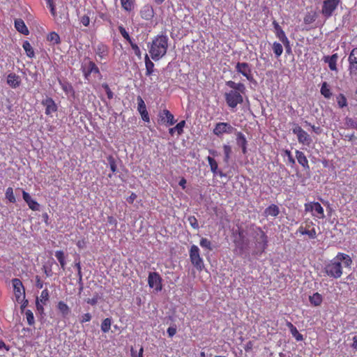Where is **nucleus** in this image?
<instances>
[{
    "label": "nucleus",
    "instance_id": "f257e3e1",
    "mask_svg": "<svg viewBox=\"0 0 357 357\" xmlns=\"http://www.w3.org/2000/svg\"><path fill=\"white\" fill-rule=\"evenodd\" d=\"M352 262V259L349 255L338 252L334 258L325 264L324 271L328 277L338 279L343 273V267L351 268Z\"/></svg>",
    "mask_w": 357,
    "mask_h": 357
},
{
    "label": "nucleus",
    "instance_id": "f03ea898",
    "mask_svg": "<svg viewBox=\"0 0 357 357\" xmlns=\"http://www.w3.org/2000/svg\"><path fill=\"white\" fill-rule=\"evenodd\" d=\"M168 43V36L162 33L154 36L151 42L147 44L150 56L153 61H158L166 55Z\"/></svg>",
    "mask_w": 357,
    "mask_h": 357
},
{
    "label": "nucleus",
    "instance_id": "7ed1b4c3",
    "mask_svg": "<svg viewBox=\"0 0 357 357\" xmlns=\"http://www.w3.org/2000/svg\"><path fill=\"white\" fill-rule=\"evenodd\" d=\"M226 85L232 90L225 93V101L229 107L235 108L238 104L243 102V95L246 91L245 86L241 82L236 83L231 80L227 81Z\"/></svg>",
    "mask_w": 357,
    "mask_h": 357
},
{
    "label": "nucleus",
    "instance_id": "20e7f679",
    "mask_svg": "<svg viewBox=\"0 0 357 357\" xmlns=\"http://www.w3.org/2000/svg\"><path fill=\"white\" fill-rule=\"evenodd\" d=\"M296 234L306 235L309 239L317 237L316 225L310 219L305 220L296 231Z\"/></svg>",
    "mask_w": 357,
    "mask_h": 357
},
{
    "label": "nucleus",
    "instance_id": "39448f33",
    "mask_svg": "<svg viewBox=\"0 0 357 357\" xmlns=\"http://www.w3.org/2000/svg\"><path fill=\"white\" fill-rule=\"evenodd\" d=\"M189 256L192 264L197 268V270L201 271L204 265L203 259L200 256L199 248L197 245H192L190 247Z\"/></svg>",
    "mask_w": 357,
    "mask_h": 357
},
{
    "label": "nucleus",
    "instance_id": "423d86ee",
    "mask_svg": "<svg viewBox=\"0 0 357 357\" xmlns=\"http://www.w3.org/2000/svg\"><path fill=\"white\" fill-rule=\"evenodd\" d=\"M81 70L84 79L87 81L90 80L91 75L95 74L101 77V73L99 68L93 61L89 60L87 63H82L81 66Z\"/></svg>",
    "mask_w": 357,
    "mask_h": 357
},
{
    "label": "nucleus",
    "instance_id": "0eeeda50",
    "mask_svg": "<svg viewBox=\"0 0 357 357\" xmlns=\"http://www.w3.org/2000/svg\"><path fill=\"white\" fill-rule=\"evenodd\" d=\"M14 294L15 300L17 303H22L25 298V289L22 281L18 278L12 280Z\"/></svg>",
    "mask_w": 357,
    "mask_h": 357
},
{
    "label": "nucleus",
    "instance_id": "6e6552de",
    "mask_svg": "<svg viewBox=\"0 0 357 357\" xmlns=\"http://www.w3.org/2000/svg\"><path fill=\"white\" fill-rule=\"evenodd\" d=\"M340 3V0H324L321 8L322 15L326 17H331Z\"/></svg>",
    "mask_w": 357,
    "mask_h": 357
},
{
    "label": "nucleus",
    "instance_id": "1a4fd4ad",
    "mask_svg": "<svg viewBox=\"0 0 357 357\" xmlns=\"http://www.w3.org/2000/svg\"><path fill=\"white\" fill-rule=\"evenodd\" d=\"M306 212H312V215L319 219L324 218V211L319 202H310L304 205Z\"/></svg>",
    "mask_w": 357,
    "mask_h": 357
},
{
    "label": "nucleus",
    "instance_id": "9d476101",
    "mask_svg": "<svg viewBox=\"0 0 357 357\" xmlns=\"http://www.w3.org/2000/svg\"><path fill=\"white\" fill-rule=\"evenodd\" d=\"M293 133L296 135L298 141L300 144L310 146L312 143V138L301 127L296 126L292 130Z\"/></svg>",
    "mask_w": 357,
    "mask_h": 357
},
{
    "label": "nucleus",
    "instance_id": "9b49d317",
    "mask_svg": "<svg viewBox=\"0 0 357 357\" xmlns=\"http://www.w3.org/2000/svg\"><path fill=\"white\" fill-rule=\"evenodd\" d=\"M235 70L238 73H240L245 77L248 81L253 80L252 68L249 63L246 62H238L236 64Z\"/></svg>",
    "mask_w": 357,
    "mask_h": 357
},
{
    "label": "nucleus",
    "instance_id": "f8f14e48",
    "mask_svg": "<svg viewBox=\"0 0 357 357\" xmlns=\"http://www.w3.org/2000/svg\"><path fill=\"white\" fill-rule=\"evenodd\" d=\"M162 279L157 272H151L148 277V284L151 288H154L156 291H160L162 289Z\"/></svg>",
    "mask_w": 357,
    "mask_h": 357
},
{
    "label": "nucleus",
    "instance_id": "ddd939ff",
    "mask_svg": "<svg viewBox=\"0 0 357 357\" xmlns=\"http://www.w3.org/2000/svg\"><path fill=\"white\" fill-rule=\"evenodd\" d=\"M236 129L228 123L220 122L217 123L213 130V134L217 136H221L225 133L231 134Z\"/></svg>",
    "mask_w": 357,
    "mask_h": 357
},
{
    "label": "nucleus",
    "instance_id": "4468645a",
    "mask_svg": "<svg viewBox=\"0 0 357 357\" xmlns=\"http://www.w3.org/2000/svg\"><path fill=\"white\" fill-rule=\"evenodd\" d=\"M139 14L141 17L146 21H151L155 15V12L153 6L150 4L144 5L140 11Z\"/></svg>",
    "mask_w": 357,
    "mask_h": 357
},
{
    "label": "nucleus",
    "instance_id": "2eb2a0df",
    "mask_svg": "<svg viewBox=\"0 0 357 357\" xmlns=\"http://www.w3.org/2000/svg\"><path fill=\"white\" fill-rule=\"evenodd\" d=\"M42 105L45 107V114L52 115V113L56 112L58 107L54 100L50 97H47L42 101Z\"/></svg>",
    "mask_w": 357,
    "mask_h": 357
},
{
    "label": "nucleus",
    "instance_id": "dca6fc26",
    "mask_svg": "<svg viewBox=\"0 0 357 357\" xmlns=\"http://www.w3.org/2000/svg\"><path fill=\"white\" fill-rule=\"evenodd\" d=\"M22 197L30 209L34 211H40V204L36 200L33 199L31 195L25 190H22Z\"/></svg>",
    "mask_w": 357,
    "mask_h": 357
},
{
    "label": "nucleus",
    "instance_id": "f3484780",
    "mask_svg": "<svg viewBox=\"0 0 357 357\" xmlns=\"http://www.w3.org/2000/svg\"><path fill=\"white\" fill-rule=\"evenodd\" d=\"M137 104H138L137 109H138L139 112L140 113L142 119L146 122H149V113L147 112L144 101L143 100V99L142 98L141 96L137 97Z\"/></svg>",
    "mask_w": 357,
    "mask_h": 357
},
{
    "label": "nucleus",
    "instance_id": "a211bd4d",
    "mask_svg": "<svg viewBox=\"0 0 357 357\" xmlns=\"http://www.w3.org/2000/svg\"><path fill=\"white\" fill-rule=\"evenodd\" d=\"M159 117L162 122H166L168 126H172L176 121L174 115L168 109H163L159 114Z\"/></svg>",
    "mask_w": 357,
    "mask_h": 357
},
{
    "label": "nucleus",
    "instance_id": "6ab92c4d",
    "mask_svg": "<svg viewBox=\"0 0 357 357\" xmlns=\"http://www.w3.org/2000/svg\"><path fill=\"white\" fill-rule=\"evenodd\" d=\"M257 231H258L257 234L259 236V238H257V242L260 245L262 251H264L268 246V236L261 227H257Z\"/></svg>",
    "mask_w": 357,
    "mask_h": 357
},
{
    "label": "nucleus",
    "instance_id": "aec40b11",
    "mask_svg": "<svg viewBox=\"0 0 357 357\" xmlns=\"http://www.w3.org/2000/svg\"><path fill=\"white\" fill-rule=\"evenodd\" d=\"M296 158L299 163L302 166L304 170H310V165L308 162V160L303 152L296 150L295 151Z\"/></svg>",
    "mask_w": 357,
    "mask_h": 357
},
{
    "label": "nucleus",
    "instance_id": "412c9836",
    "mask_svg": "<svg viewBox=\"0 0 357 357\" xmlns=\"http://www.w3.org/2000/svg\"><path fill=\"white\" fill-rule=\"evenodd\" d=\"M338 59L337 54H333L331 56H325L323 60L328 64V67L332 71H337V61Z\"/></svg>",
    "mask_w": 357,
    "mask_h": 357
},
{
    "label": "nucleus",
    "instance_id": "4be33fe9",
    "mask_svg": "<svg viewBox=\"0 0 357 357\" xmlns=\"http://www.w3.org/2000/svg\"><path fill=\"white\" fill-rule=\"evenodd\" d=\"M56 308L61 314V317L64 319L67 318L71 312L70 307L64 301H60L57 303Z\"/></svg>",
    "mask_w": 357,
    "mask_h": 357
},
{
    "label": "nucleus",
    "instance_id": "5701e85b",
    "mask_svg": "<svg viewBox=\"0 0 357 357\" xmlns=\"http://www.w3.org/2000/svg\"><path fill=\"white\" fill-rule=\"evenodd\" d=\"M7 84L12 88L15 89L20 86L21 78L14 73H10L7 77Z\"/></svg>",
    "mask_w": 357,
    "mask_h": 357
},
{
    "label": "nucleus",
    "instance_id": "b1692460",
    "mask_svg": "<svg viewBox=\"0 0 357 357\" xmlns=\"http://www.w3.org/2000/svg\"><path fill=\"white\" fill-rule=\"evenodd\" d=\"M236 144L239 146L243 154L247 153V139L245 136L241 132H237L236 133Z\"/></svg>",
    "mask_w": 357,
    "mask_h": 357
},
{
    "label": "nucleus",
    "instance_id": "393cba45",
    "mask_svg": "<svg viewBox=\"0 0 357 357\" xmlns=\"http://www.w3.org/2000/svg\"><path fill=\"white\" fill-rule=\"evenodd\" d=\"M15 27L17 29V31L25 36H27L29 34V31L25 24L24 22L19 18L16 19L15 20Z\"/></svg>",
    "mask_w": 357,
    "mask_h": 357
},
{
    "label": "nucleus",
    "instance_id": "a878e982",
    "mask_svg": "<svg viewBox=\"0 0 357 357\" xmlns=\"http://www.w3.org/2000/svg\"><path fill=\"white\" fill-rule=\"evenodd\" d=\"M273 26L275 29V36L280 41L287 38L284 31L275 20L273 22Z\"/></svg>",
    "mask_w": 357,
    "mask_h": 357
},
{
    "label": "nucleus",
    "instance_id": "bb28decb",
    "mask_svg": "<svg viewBox=\"0 0 357 357\" xmlns=\"http://www.w3.org/2000/svg\"><path fill=\"white\" fill-rule=\"evenodd\" d=\"M144 62H145V67H146L145 75L146 76L149 77L154 72V66H155L147 54H145Z\"/></svg>",
    "mask_w": 357,
    "mask_h": 357
},
{
    "label": "nucleus",
    "instance_id": "cd10ccee",
    "mask_svg": "<svg viewBox=\"0 0 357 357\" xmlns=\"http://www.w3.org/2000/svg\"><path fill=\"white\" fill-rule=\"evenodd\" d=\"M96 54L100 59H105L108 54V47L107 45L100 43L96 48Z\"/></svg>",
    "mask_w": 357,
    "mask_h": 357
},
{
    "label": "nucleus",
    "instance_id": "c85d7f7f",
    "mask_svg": "<svg viewBox=\"0 0 357 357\" xmlns=\"http://www.w3.org/2000/svg\"><path fill=\"white\" fill-rule=\"evenodd\" d=\"M280 213V208L279 207L275 204H271L268 206L264 211V215L265 216H272V217H276Z\"/></svg>",
    "mask_w": 357,
    "mask_h": 357
},
{
    "label": "nucleus",
    "instance_id": "c756f323",
    "mask_svg": "<svg viewBox=\"0 0 357 357\" xmlns=\"http://www.w3.org/2000/svg\"><path fill=\"white\" fill-rule=\"evenodd\" d=\"M59 83L61 89H63V91L66 94H70L72 96L75 95V90L73 89V86H72V84L70 82H68L67 81H61V79H59Z\"/></svg>",
    "mask_w": 357,
    "mask_h": 357
},
{
    "label": "nucleus",
    "instance_id": "7c9ffc66",
    "mask_svg": "<svg viewBox=\"0 0 357 357\" xmlns=\"http://www.w3.org/2000/svg\"><path fill=\"white\" fill-rule=\"evenodd\" d=\"M207 160L208 162V164H209V166L211 168V171L213 173V174L214 175L218 174L220 176H223L222 172L221 171L218 172V163L215 161V160L211 156H208Z\"/></svg>",
    "mask_w": 357,
    "mask_h": 357
},
{
    "label": "nucleus",
    "instance_id": "2f4dec72",
    "mask_svg": "<svg viewBox=\"0 0 357 357\" xmlns=\"http://www.w3.org/2000/svg\"><path fill=\"white\" fill-rule=\"evenodd\" d=\"M122 8L126 12H131L135 6V0H120Z\"/></svg>",
    "mask_w": 357,
    "mask_h": 357
},
{
    "label": "nucleus",
    "instance_id": "473e14b6",
    "mask_svg": "<svg viewBox=\"0 0 357 357\" xmlns=\"http://www.w3.org/2000/svg\"><path fill=\"white\" fill-rule=\"evenodd\" d=\"M309 301L312 305L319 306L323 301V298L319 293L316 292L309 297Z\"/></svg>",
    "mask_w": 357,
    "mask_h": 357
},
{
    "label": "nucleus",
    "instance_id": "72a5a7b5",
    "mask_svg": "<svg viewBox=\"0 0 357 357\" xmlns=\"http://www.w3.org/2000/svg\"><path fill=\"white\" fill-rule=\"evenodd\" d=\"M320 93L325 98H331V97L332 96V93L331 91L330 86L327 82H324L322 83L320 89Z\"/></svg>",
    "mask_w": 357,
    "mask_h": 357
},
{
    "label": "nucleus",
    "instance_id": "f704fd0d",
    "mask_svg": "<svg viewBox=\"0 0 357 357\" xmlns=\"http://www.w3.org/2000/svg\"><path fill=\"white\" fill-rule=\"evenodd\" d=\"M55 257L59 261L61 268L64 271L66 268V257L63 251L62 250H56L55 252Z\"/></svg>",
    "mask_w": 357,
    "mask_h": 357
},
{
    "label": "nucleus",
    "instance_id": "c9c22d12",
    "mask_svg": "<svg viewBox=\"0 0 357 357\" xmlns=\"http://www.w3.org/2000/svg\"><path fill=\"white\" fill-rule=\"evenodd\" d=\"M22 47L24 50L26 54L29 58H33L35 56L34 50L28 40L24 41Z\"/></svg>",
    "mask_w": 357,
    "mask_h": 357
},
{
    "label": "nucleus",
    "instance_id": "e433bc0d",
    "mask_svg": "<svg viewBox=\"0 0 357 357\" xmlns=\"http://www.w3.org/2000/svg\"><path fill=\"white\" fill-rule=\"evenodd\" d=\"M185 121H180L179 123H178L176 124V126L175 127L169 128V134L173 135L174 132L177 131L178 135H181L183 132V128L185 126Z\"/></svg>",
    "mask_w": 357,
    "mask_h": 357
},
{
    "label": "nucleus",
    "instance_id": "4c0bfd02",
    "mask_svg": "<svg viewBox=\"0 0 357 357\" xmlns=\"http://www.w3.org/2000/svg\"><path fill=\"white\" fill-rule=\"evenodd\" d=\"M111 326H112V319L111 318H105L102 320V321L101 323V325H100L101 331L105 333H108L109 331V330L111 329Z\"/></svg>",
    "mask_w": 357,
    "mask_h": 357
},
{
    "label": "nucleus",
    "instance_id": "58836bf2",
    "mask_svg": "<svg viewBox=\"0 0 357 357\" xmlns=\"http://www.w3.org/2000/svg\"><path fill=\"white\" fill-rule=\"evenodd\" d=\"M272 50L275 54V56L278 58L280 57L283 52L282 45L278 42H274L272 45Z\"/></svg>",
    "mask_w": 357,
    "mask_h": 357
},
{
    "label": "nucleus",
    "instance_id": "ea45409f",
    "mask_svg": "<svg viewBox=\"0 0 357 357\" xmlns=\"http://www.w3.org/2000/svg\"><path fill=\"white\" fill-rule=\"evenodd\" d=\"M337 105L340 108H344L347 106V100L343 93H340L336 96Z\"/></svg>",
    "mask_w": 357,
    "mask_h": 357
},
{
    "label": "nucleus",
    "instance_id": "a19ab883",
    "mask_svg": "<svg viewBox=\"0 0 357 357\" xmlns=\"http://www.w3.org/2000/svg\"><path fill=\"white\" fill-rule=\"evenodd\" d=\"M348 60L350 66L357 64V47H355L351 50Z\"/></svg>",
    "mask_w": 357,
    "mask_h": 357
},
{
    "label": "nucleus",
    "instance_id": "79ce46f5",
    "mask_svg": "<svg viewBox=\"0 0 357 357\" xmlns=\"http://www.w3.org/2000/svg\"><path fill=\"white\" fill-rule=\"evenodd\" d=\"M47 40L52 42L54 44H59L61 43L60 36L54 31L51 32L47 36Z\"/></svg>",
    "mask_w": 357,
    "mask_h": 357
},
{
    "label": "nucleus",
    "instance_id": "37998d69",
    "mask_svg": "<svg viewBox=\"0 0 357 357\" xmlns=\"http://www.w3.org/2000/svg\"><path fill=\"white\" fill-rule=\"evenodd\" d=\"M6 198L10 202V203H15L16 199L13 194V189L11 187H8L6 190Z\"/></svg>",
    "mask_w": 357,
    "mask_h": 357
},
{
    "label": "nucleus",
    "instance_id": "c03bdc74",
    "mask_svg": "<svg viewBox=\"0 0 357 357\" xmlns=\"http://www.w3.org/2000/svg\"><path fill=\"white\" fill-rule=\"evenodd\" d=\"M49 291L47 289H45L41 291L40 297L37 298L36 299H38L40 303H42L43 304H46L47 301L49 300Z\"/></svg>",
    "mask_w": 357,
    "mask_h": 357
},
{
    "label": "nucleus",
    "instance_id": "a18cd8bd",
    "mask_svg": "<svg viewBox=\"0 0 357 357\" xmlns=\"http://www.w3.org/2000/svg\"><path fill=\"white\" fill-rule=\"evenodd\" d=\"M199 245L202 248L206 249L209 251H211L213 250V246H212L211 242L206 238H201Z\"/></svg>",
    "mask_w": 357,
    "mask_h": 357
},
{
    "label": "nucleus",
    "instance_id": "49530a36",
    "mask_svg": "<svg viewBox=\"0 0 357 357\" xmlns=\"http://www.w3.org/2000/svg\"><path fill=\"white\" fill-rule=\"evenodd\" d=\"M107 159L109 162L111 171L112 173H115L117 171V165L115 158L112 155H109Z\"/></svg>",
    "mask_w": 357,
    "mask_h": 357
},
{
    "label": "nucleus",
    "instance_id": "de8ad7c7",
    "mask_svg": "<svg viewBox=\"0 0 357 357\" xmlns=\"http://www.w3.org/2000/svg\"><path fill=\"white\" fill-rule=\"evenodd\" d=\"M223 151L225 154L224 161L228 162L230 159V155L231 153V148L229 145L225 144L223 146Z\"/></svg>",
    "mask_w": 357,
    "mask_h": 357
},
{
    "label": "nucleus",
    "instance_id": "09e8293b",
    "mask_svg": "<svg viewBox=\"0 0 357 357\" xmlns=\"http://www.w3.org/2000/svg\"><path fill=\"white\" fill-rule=\"evenodd\" d=\"M118 29L121 34V36L123 37L124 39H126L128 43H131L132 41V38H130L129 33L126 30V29L123 26H119L118 27Z\"/></svg>",
    "mask_w": 357,
    "mask_h": 357
},
{
    "label": "nucleus",
    "instance_id": "8fccbe9b",
    "mask_svg": "<svg viewBox=\"0 0 357 357\" xmlns=\"http://www.w3.org/2000/svg\"><path fill=\"white\" fill-rule=\"evenodd\" d=\"M26 319L29 326H33L35 324V319L33 312L30 310H27L25 312Z\"/></svg>",
    "mask_w": 357,
    "mask_h": 357
},
{
    "label": "nucleus",
    "instance_id": "3c124183",
    "mask_svg": "<svg viewBox=\"0 0 357 357\" xmlns=\"http://www.w3.org/2000/svg\"><path fill=\"white\" fill-rule=\"evenodd\" d=\"M129 44L136 56H137V58L140 59L142 58V52L139 46L135 43H134L133 40L131 41V43H130Z\"/></svg>",
    "mask_w": 357,
    "mask_h": 357
},
{
    "label": "nucleus",
    "instance_id": "603ef678",
    "mask_svg": "<svg viewBox=\"0 0 357 357\" xmlns=\"http://www.w3.org/2000/svg\"><path fill=\"white\" fill-rule=\"evenodd\" d=\"M47 7L50 10L52 15L55 18L56 17V9L53 0H45Z\"/></svg>",
    "mask_w": 357,
    "mask_h": 357
},
{
    "label": "nucleus",
    "instance_id": "864d4df0",
    "mask_svg": "<svg viewBox=\"0 0 357 357\" xmlns=\"http://www.w3.org/2000/svg\"><path fill=\"white\" fill-rule=\"evenodd\" d=\"M102 87L105 89L108 99L111 100L114 98V93L107 83H103Z\"/></svg>",
    "mask_w": 357,
    "mask_h": 357
},
{
    "label": "nucleus",
    "instance_id": "5fc2aeb1",
    "mask_svg": "<svg viewBox=\"0 0 357 357\" xmlns=\"http://www.w3.org/2000/svg\"><path fill=\"white\" fill-rule=\"evenodd\" d=\"M188 221L192 228L199 229L198 221L195 216H189L188 218Z\"/></svg>",
    "mask_w": 357,
    "mask_h": 357
},
{
    "label": "nucleus",
    "instance_id": "6e6d98bb",
    "mask_svg": "<svg viewBox=\"0 0 357 357\" xmlns=\"http://www.w3.org/2000/svg\"><path fill=\"white\" fill-rule=\"evenodd\" d=\"M291 333L296 341L299 342L303 340V335L298 332L296 327L291 331Z\"/></svg>",
    "mask_w": 357,
    "mask_h": 357
},
{
    "label": "nucleus",
    "instance_id": "4d7b16f0",
    "mask_svg": "<svg viewBox=\"0 0 357 357\" xmlns=\"http://www.w3.org/2000/svg\"><path fill=\"white\" fill-rule=\"evenodd\" d=\"M284 154L288 158V164L290 165L291 166H294L296 164V161L293 155H291V151L289 150H285Z\"/></svg>",
    "mask_w": 357,
    "mask_h": 357
},
{
    "label": "nucleus",
    "instance_id": "13d9d810",
    "mask_svg": "<svg viewBox=\"0 0 357 357\" xmlns=\"http://www.w3.org/2000/svg\"><path fill=\"white\" fill-rule=\"evenodd\" d=\"M92 316L89 312L82 314L79 318V322L81 324L89 322L91 320Z\"/></svg>",
    "mask_w": 357,
    "mask_h": 357
},
{
    "label": "nucleus",
    "instance_id": "bf43d9fd",
    "mask_svg": "<svg viewBox=\"0 0 357 357\" xmlns=\"http://www.w3.org/2000/svg\"><path fill=\"white\" fill-rule=\"evenodd\" d=\"M80 22L84 26H88L90 23L89 16L87 15H84L80 17Z\"/></svg>",
    "mask_w": 357,
    "mask_h": 357
},
{
    "label": "nucleus",
    "instance_id": "052dcab7",
    "mask_svg": "<svg viewBox=\"0 0 357 357\" xmlns=\"http://www.w3.org/2000/svg\"><path fill=\"white\" fill-rule=\"evenodd\" d=\"M282 43L284 45L285 49H286V52L289 54L291 51V46H290V42L287 38L284 39V40L281 41Z\"/></svg>",
    "mask_w": 357,
    "mask_h": 357
},
{
    "label": "nucleus",
    "instance_id": "680f3d73",
    "mask_svg": "<svg viewBox=\"0 0 357 357\" xmlns=\"http://www.w3.org/2000/svg\"><path fill=\"white\" fill-rule=\"evenodd\" d=\"M76 245L79 249H84L86 245V241L85 238H82L77 241Z\"/></svg>",
    "mask_w": 357,
    "mask_h": 357
},
{
    "label": "nucleus",
    "instance_id": "e2e57ef3",
    "mask_svg": "<svg viewBox=\"0 0 357 357\" xmlns=\"http://www.w3.org/2000/svg\"><path fill=\"white\" fill-rule=\"evenodd\" d=\"M167 333L169 337H172L176 333V326H170L167 328Z\"/></svg>",
    "mask_w": 357,
    "mask_h": 357
},
{
    "label": "nucleus",
    "instance_id": "0e129e2a",
    "mask_svg": "<svg viewBox=\"0 0 357 357\" xmlns=\"http://www.w3.org/2000/svg\"><path fill=\"white\" fill-rule=\"evenodd\" d=\"M43 305L44 304H43L42 303L39 302L38 299H36V309L38 311V312L40 313V314H43L44 313Z\"/></svg>",
    "mask_w": 357,
    "mask_h": 357
},
{
    "label": "nucleus",
    "instance_id": "69168bd1",
    "mask_svg": "<svg viewBox=\"0 0 357 357\" xmlns=\"http://www.w3.org/2000/svg\"><path fill=\"white\" fill-rule=\"evenodd\" d=\"M107 222L109 224V225H114L115 228H116V226H117V220L116 219L110 215V216H108L107 217Z\"/></svg>",
    "mask_w": 357,
    "mask_h": 357
},
{
    "label": "nucleus",
    "instance_id": "338daca9",
    "mask_svg": "<svg viewBox=\"0 0 357 357\" xmlns=\"http://www.w3.org/2000/svg\"><path fill=\"white\" fill-rule=\"evenodd\" d=\"M36 287L38 289H42L43 287V282L38 275L36 276Z\"/></svg>",
    "mask_w": 357,
    "mask_h": 357
},
{
    "label": "nucleus",
    "instance_id": "774afa93",
    "mask_svg": "<svg viewBox=\"0 0 357 357\" xmlns=\"http://www.w3.org/2000/svg\"><path fill=\"white\" fill-rule=\"evenodd\" d=\"M86 303L91 305H96L98 303V296H96L93 297L92 298H88L86 300Z\"/></svg>",
    "mask_w": 357,
    "mask_h": 357
}]
</instances>
